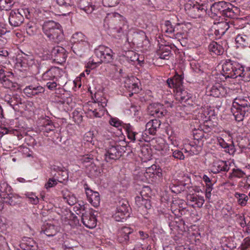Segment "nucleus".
<instances>
[{"instance_id": "15", "label": "nucleus", "mask_w": 250, "mask_h": 250, "mask_svg": "<svg viewBox=\"0 0 250 250\" xmlns=\"http://www.w3.org/2000/svg\"><path fill=\"white\" fill-rule=\"evenodd\" d=\"M45 89L40 85L31 84L26 86L23 89V93L28 97H32L44 93Z\"/></svg>"}, {"instance_id": "34", "label": "nucleus", "mask_w": 250, "mask_h": 250, "mask_svg": "<svg viewBox=\"0 0 250 250\" xmlns=\"http://www.w3.org/2000/svg\"><path fill=\"white\" fill-rule=\"evenodd\" d=\"M205 127V126H204ZM209 132L208 128H198L193 130V136L194 140L199 141L205 137V133Z\"/></svg>"}, {"instance_id": "28", "label": "nucleus", "mask_w": 250, "mask_h": 250, "mask_svg": "<svg viewBox=\"0 0 250 250\" xmlns=\"http://www.w3.org/2000/svg\"><path fill=\"white\" fill-rule=\"evenodd\" d=\"M135 200L136 205L139 208L144 207L146 209H149L151 208L149 198H146L143 195L137 196Z\"/></svg>"}, {"instance_id": "6", "label": "nucleus", "mask_w": 250, "mask_h": 250, "mask_svg": "<svg viewBox=\"0 0 250 250\" xmlns=\"http://www.w3.org/2000/svg\"><path fill=\"white\" fill-rule=\"evenodd\" d=\"M242 66L238 63L230 60H227L222 65L223 75L228 78H235L242 76Z\"/></svg>"}, {"instance_id": "37", "label": "nucleus", "mask_w": 250, "mask_h": 250, "mask_svg": "<svg viewBox=\"0 0 250 250\" xmlns=\"http://www.w3.org/2000/svg\"><path fill=\"white\" fill-rule=\"evenodd\" d=\"M26 30L27 34L32 36L37 33L38 28L35 23L33 22H29L26 24Z\"/></svg>"}, {"instance_id": "64", "label": "nucleus", "mask_w": 250, "mask_h": 250, "mask_svg": "<svg viewBox=\"0 0 250 250\" xmlns=\"http://www.w3.org/2000/svg\"><path fill=\"white\" fill-rule=\"evenodd\" d=\"M110 124L112 125L118 127L121 125V122L116 119H112L110 122Z\"/></svg>"}, {"instance_id": "17", "label": "nucleus", "mask_w": 250, "mask_h": 250, "mask_svg": "<svg viewBox=\"0 0 250 250\" xmlns=\"http://www.w3.org/2000/svg\"><path fill=\"white\" fill-rule=\"evenodd\" d=\"M133 230L128 227L122 228L118 231L117 240L120 243L126 244L129 238V235L132 233Z\"/></svg>"}, {"instance_id": "9", "label": "nucleus", "mask_w": 250, "mask_h": 250, "mask_svg": "<svg viewBox=\"0 0 250 250\" xmlns=\"http://www.w3.org/2000/svg\"><path fill=\"white\" fill-rule=\"evenodd\" d=\"M127 146H121L117 145L115 142L110 145L106 149L105 153V160L107 162H109L111 160H117L119 159L127 150Z\"/></svg>"}, {"instance_id": "41", "label": "nucleus", "mask_w": 250, "mask_h": 250, "mask_svg": "<svg viewBox=\"0 0 250 250\" xmlns=\"http://www.w3.org/2000/svg\"><path fill=\"white\" fill-rule=\"evenodd\" d=\"M123 56L128 62H135L138 60V55L132 50L126 51Z\"/></svg>"}, {"instance_id": "58", "label": "nucleus", "mask_w": 250, "mask_h": 250, "mask_svg": "<svg viewBox=\"0 0 250 250\" xmlns=\"http://www.w3.org/2000/svg\"><path fill=\"white\" fill-rule=\"evenodd\" d=\"M93 159V156L90 154H86L82 156L80 161L83 163L90 162Z\"/></svg>"}, {"instance_id": "24", "label": "nucleus", "mask_w": 250, "mask_h": 250, "mask_svg": "<svg viewBox=\"0 0 250 250\" xmlns=\"http://www.w3.org/2000/svg\"><path fill=\"white\" fill-rule=\"evenodd\" d=\"M187 199L188 202L193 203L194 204H192L193 207H197L198 208H201L205 200L204 197L201 196H199L194 194H190L188 195Z\"/></svg>"}, {"instance_id": "25", "label": "nucleus", "mask_w": 250, "mask_h": 250, "mask_svg": "<svg viewBox=\"0 0 250 250\" xmlns=\"http://www.w3.org/2000/svg\"><path fill=\"white\" fill-rule=\"evenodd\" d=\"M58 230V228L53 224H44L42 227V231H43L47 236H54Z\"/></svg>"}, {"instance_id": "14", "label": "nucleus", "mask_w": 250, "mask_h": 250, "mask_svg": "<svg viewBox=\"0 0 250 250\" xmlns=\"http://www.w3.org/2000/svg\"><path fill=\"white\" fill-rule=\"evenodd\" d=\"M3 100L9 104L15 111H18L17 106L19 104H21L22 102V99L18 94L16 93L11 95L8 94H5L3 98Z\"/></svg>"}, {"instance_id": "18", "label": "nucleus", "mask_w": 250, "mask_h": 250, "mask_svg": "<svg viewBox=\"0 0 250 250\" xmlns=\"http://www.w3.org/2000/svg\"><path fill=\"white\" fill-rule=\"evenodd\" d=\"M129 206L128 202L123 200L119 202L117 207V212L115 214V218L119 217L120 219H123L124 215L128 212Z\"/></svg>"}, {"instance_id": "11", "label": "nucleus", "mask_w": 250, "mask_h": 250, "mask_svg": "<svg viewBox=\"0 0 250 250\" xmlns=\"http://www.w3.org/2000/svg\"><path fill=\"white\" fill-rule=\"evenodd\" d=\"M185 9L188 11V14L192 18L196 19L200 18L202 15L206 13L207 8L203 4H193L187 3L185 5Z\"/></svg>"}, {"instance_id": "47", "label": "nucleus", "mask_w": 250, "mask_h": 250, "mask_svg": "<svg viewBox=\"0 0 250 250\" xmlns=\"http://www.w3.org/2000/svg\"><path fill=\"white\" fill-rule=\"evenodd\" d=\"M127 134L128 139L130 140L133 141L136 140L139 141H141V138L138 137L139 133L134 131L133 129L127 132Z\"/></svg>"}, {"instance_id": "27", "label": "nucleus", "mask_w": 250, "mask_h": 250, "mask_svg": "<svg viewBox=\"0 0 250 250\" xmlns=\"http://www.w3.org/2000/svg\"><path fill=\"white\" fill-rule=\"evenodd\" d=\"M64 200L67 202L69 205H74L77 203V198L74 194H72L67 189H63L62 191Z\"/></svg>"}, {"instance_id": "3", "label": "nucleus", "mask_w": 250, "mask_h": 250, "mask_svg": "<svg viewBox=\"0 0 250 250\" xmlns=\"http://www.w3.org/2000/svg\"><path fill=\"white\" fill-rule=\"evenodd\" d=\"M43 33L51 42L59 43L64 39V34L62 26L53 21L44 22L42 26Z\"/></svg>"}, {"instance_id": "43", "label": "nucleus", "mask_w": 250, "mask_h": 250, "mask_svg": "<svg viewBox=\"0 0 250 250\" xmlns=\"http://www.w3.org/2000/svg\"><path fill=\"white\" fill-rule=\"evenodd\" d=\"M13 0H0V9L8 10L13 5Z\"/></svg>"}, {"instance_id": "8", "label": "nucleus", "mask_w": 250, "mask_h": 250, "mask_svg": "<svg viewBox=\"0 0 250 250\" xmlns=\"http://www.w3.org/2000/svg\"><path fill=\"white\" fill-rule=\"evenodd\" d=\"M80 207L75 206L74 208L76 209L75 211L77 214L82 213V221L83 225L88 228L93 229L95 228L97 224V219L91 211L87 212L85 211L84 207L80 206Z\"/></svg>"}, {"instance_id": "23", "label": "nucleus", "mask_w": 250, "mask_h": 250, "mask_svg": "<svg viewBox=\"0 0 250 250\" xmlns=\"http://www.w3.org/2000/svg\"><path fill=\"white\" fill-rule=\"evenodd\" d=\"M161 122L154 119L148 122L146 125V131L151 135H155L158 128L160 127Z\"/></svg>"}, {"instance_id": "31", "label": "nucleus", "mask_w": 250, "mask_h": 250, "mask_svg": "<svg viewBox=\"0 0 250 250\" xmlns=\"http://www.w3.org/2000/svg\"><path fill=\"white\" fill-rule=\"evenodd\" d=\"M210 92V95L215 97L223 96L225 94L224 88L220 84L213 86Z\"/></svg>"}, {"instance_id": "2", "label": "nucleus", "mask_w": 250, "mask_h": 250, "mask_svg": "<svg viewBox=\"0 0 250 250\" xmlns=\"http://www.w3.org/2000/svg\"><path fill=\"white\" fill-rule=\"evenodd\" d=\"M231 110L236 121H242L250 113V97L248 96L236 97L232 103Z\"/></svg>"}, {"instance_id": "54", "label": "nucleus", "mask_w": 250, "mask_h": 250, "mask_svg": "<svg viewBox=\"0 0 250 250\" xmlns=\"http://www.w3.org/2000/svg\"><path fill=\"white\" fill-rule=\"evenodd\" d=\"M150 188L148 186H145L143 188L142 190L140 192V195H143L146 198H148L149 195L150 194Z\"/></svg>"}, {"instance_id": "38", "label": "nucleus", "mask_w": 250, "mask_h": 250, "mask_svg": "<svg viewBox=\"0 0 250 250\" xmlns=\"http://www.w3.org/2000/svg\"><path fill=\"white\" fill-rule=\"evenodd\" d=\"M2 198L5 200V202L11 206L16 205L18 202V197L11 193L7 194L6 196H3Z\"/></svg>"}, {"instance_id": "40", "label": "nucleus", "mask_w": 250, "mask_h": 250, "mask_svg": "<svg viewBox=\"0 0 250 250\" xmlns=\"http://www.w3.org/2000/svg\"><path fill=\"white\" fill-rule=\"evenodd\" d=\"M185 150L186 152H189L190 155H197L200 151L201 147L196 145L189 144L187 146Z\"/></svg>"}, {"instance_id": "52", "label": "nucleus", "mask_w": 250, "mask_h": 250, "mask_svg": "<svg viewBox=\"0 0 250 250\" xmlns=\"http://www.w3.org/2000/svg\"><path fill=\"white\" fill-rule=\"evenodd\" d=\"M242 73L241 77H244L247 81H250V67H247L245 69L242 67Z\"/></svg>"}, {"instance_id": "51", "label": "nucleus", "mask_w": 250, "mask_h": 250, "mask_svg": "<svg viewBox=\"0 0 250 250\" xmlns=\"http://www.w3.org/2000/svg\"><path fill=\"white\" fill-rule=\"evenodd\" d=\"M8 243L6 241V237L0 235V250H4L8 248Z\"/></svg>"}, {"instance_id": "16", "label": "nucleus", "mask_w": 250, "mask_h": 250, "mask_svg": "<svg viewBox=\"0 0 250 250\" xmlns=\"http://www.w3.org/2000/svg\"><path fill=\"white\" fill-rule=\"evenodd\" d=\"M148 110L150 115L159 118L164 116L167 113L164 105L160 104L150 105L148 107Z\"/></svg>"}, {"instance_id": "36", "label": "nucleus", "mask_w": 250, "mask_h": 250, "mask_svg": "<svg viewBox=\"0 0 250 250\" xmlns=\"http://www.w3.org/2000/svg\"><path fill=\"white\" fill-rule=\"evenodd\" d=\"M235 41L240 45L247 46L249 43L250 39L246 35L238 34L235 38Z\"/></svg>"}, {"instance_id": "59", "label": "nucleus", "mask_w": 250, "mask_h": 250, "mask_svg": "<svg viewBox=\"0 0 250 250\" xmlns=\"http://www.w3.org/2000/svg\"><path fill=\"white\" fill-rule=\"evenodd\" d=\"M237 219L242 227H244L246 225V222L243 215H239Z\"/></svg>"}, {"instance_id": "5", "label": "nucleus", "mask_w": 250, "mask_h": 250, "mask_svg": "<svg viewBox=\"0 0 250 250\" xmlns=\"http://www.w3.org/2000/svg\"><path fill=\"white\" fill-rule=\"evenodd\" d=\"M30 11L28 8H19L12 10L9 16V22L14 27L20 26L24 21V18H30Z\"/></svg>"}, {"instance_id": "19", "label": "nucleus", "mask_w": 250, "mask_h": 250, "mask_svg": "<svg viewBox=\"0 0 250 250\" xmlns=\"http://www.w3.org/2000/svg\"><path fill=\"white\" fill-rule=\"evenodd\" d=\"M184 77L182 75L176 73L173 78H169L167 81L168 86L170 88H175L177 89H180L183 83Z\"/></svg>"}, {"instance_id": "7", "label": "nucleus", "mask_w": 250, "mask_h": 250, "mask_svg": "<svg viewBox=\"0 0 250 250\" xmlns=\"http://www.w3.org/2000/svg\"><path fill=\"white\" fill-rule=\"evenodd\" d=\"M95 53L96 56L100 59V61L97 62L88 63L87 67L91 69L94 68L97 63H109L111 62L113 60L112 51L108 47L104 46H100L98 48L95 49Z\"/></svg>"}, {"instance_id": "33", "label": "nucleus", "mask_w": 250, "mask_h": 250, "mask_svg": "<svg viewBox=\"0 0 250 250\" xmlns=\"http://www.w3.org/2000/svg\"><path fill=\"white\" fill-rule=\"evenodd\" d=\"M57 3L60 6L62 7L64 6L66 9V10L64 11H60V14H59V15L65 16L70 12L69 10L71 7V0H57Z\"/></svg>"}, {"instance_id": "50", "label": "nucleus", "mask_w": 250, "mask_h": 250, "mask_svg": "<svg viewBox=\"0 0 250 250\" xmlns=\"http://www.w3.org/2000/svg\"><path fill=\"white\" fill-rule=\"evenodd\" d=\"M103 3L106 7H114L119 3V0H103Z\"/></svg>"}, {"instance_id": "30", "label": "nucleus", "mask_w": 250, "mask_h": 250, "mask_svg": "<svg viewBox=\"0 0 250 250\" xmlns=\"http://www.w3.org/2000/svg\"><path fill=\"white\" fill-rule=\"evenodd\" d=\"M208 50L215 55H220L224 52V48L222 45L215 42H212L208 45Z\"/></svg>"}, {"instance_id": "20", "label": "nucleus", "mask_w": 250, "mask_h": 250, "mask_svg": "<svg viewBox=\"0 0 250 250\" xmlns=\"http://www.w3.org/2000/svg\"><path fill=\"white\" fill-rule=\"evenodd\" d=\"M90 44L88 41L73 43L72 49L73 52L80 56L89 48Z\"/></svg>"}, {"instance_id": "49", "label": "nucleus", "mask_w": 250, "mask_h": 250, "mask_svg": "<svg viewBox=\"0 0 250 250\" xmlns=\"http://www.w3.org/2000/svg\"><path fill=\"white\" fill-rule=\"evenodd\" d=\"M58 182L62 183V181L58 180ZM57 184V181L54 178H50L47 182L45 184V188L46 189L52 188Z\"/></svg>"}, {"instance_id": "62", "label": "nucleus", "mask_w": 250, "mask_h": 250, "mask_svg": "<svg viewBox=\"0 0 250 250\" xmlns=\"http://www.w3.org/2000/svg\"><path fill=\"white\" fill-rule=\"evenodd\" d=\"M1 83L3 86L6 88H10L13 86V83L10 80H4V82H2Z\"/></svg>"}, {"instance_id": "48", "label": "nucleus", "mask_w": 250, "mask_h": 250, "mask_svg": "<svg viewBox=\"0 0 250 250\" xmlns=\"http://www.w3.org/2000/svg\"><path fill=\"white\" fill-rule=\"evenodd\" d=\"M226 243L222 245L223 250H231L236 247L233 242H230V239L226 240Z\"/></svg>"}, {"instance_id": "42", "label": "nucleus", "mask_w": 250, "mask_h": 250, "mask_svg": "<svg viewBox=\"0 0 250 250\" xmlns=\"http://www.w3.org/2000/svg\"><path fill=\"white\" fill-rule=\"evenodd\" d=\"M235 197L237 199L238 204L241 206H246L249 200L248 196L245 194L236 193Z\"/></svg>"}, {"instance_id": "26", "label": "nucleus", "mask_w": 250, "mask_h": 250, "mask_svg": "<svg viewBox=\"0 0 250 250\" xmlns=\"http://www.w3.org/2000/svg\"><path fill=\"white\" fill-rule=\"evenodd\" d=\"M171 48L169 46L161 45L156 53L159 58L161 59L168 60L169 55L171 54Z\"/></svg>"}, {"instance_id": "35", "label": "nucleus", "mask_w": 250, "mask_h": 250, "mask_svg": "<svg viewBox=\"0 0 250 250\" xmlns=\"http://www.w3.org/2000/svg\"><path fill=\"white\" fill-rule=\"evenodd\" d=\"M180 25L181 24L178 23L177 24V25L173 27L170 21H166L165 22L164 26L165 32L168 34H171L176 32V34H178L179 32H177L178 30V27L180 26Z\"/></svg>"}, {"instance_id": "39", "label": "nucleus", "mask_w": 250, "mask_h": 250, "mask_svg": "<svg viewBox=\"0 0 250 250\" xmlns=\"http://www.w3.org/2000/svg\"><path fill=\"white\" fill-rule=\"evenodd\" d=\"M87 41V38L81 32H77L72 37V42L73 43Z\"/></svg>"}, {"instance_id": "4", "label": "nucleus", "mask_w": 250, "mask_h": 250, "mask_svg": "<svg viewBox=\"0 0 250 250\" xmlns=\"http://www.w3.org/2000/svg\"><path fill=\"white\" fill-rule=\"evenodd\" d=\"M233 5L229 2L220 1L214 3L210 6V17L217 20L221 17L232 18L234 16Z\"/></svg>"}, {"instance_id": "22", "label": "nucleus", "mask_w": 250, "mask_h": 250, "mask_svg": "<svg viewBox=\"0 0 250 250\" xmlns=\"http://www.w3.org/2000/svg\"><path fill=\"white\" fill-rule=\"evenodd\" d=\"M229 167L226 161L219 160L213 163L212 168V172L214 173H218L221 171H228Z\"/></svg>"}, {"instance_id": "1", "label": "nucleus", "mask_w": 250, "mask_h": 250, "mask_svg": "<svg viewBox=\"0 0 250 250\" xmlns=\"http://www.w3.org/2000/svg\"><path fill=\"white\" fill-rule=\"evenodd\" d=\"M104 27L111 29L116 39L126 37L129 32V25L125 18L117 13L106 14L104 21Z\"/></svg>"}, {"instance_id": "60", "label": "nucleus", "mask_w": 250, "mask_h": 250, "mask_svg": "<svg viewBox=\"0 0 250 250\" xmlns=\"http://www.w3.org/2000/svg\"><path fill=\"white\" fill-rule=\"evenodd\" d=\"M57 86V84L55 82H49L47 83H46L47 87L51 90H54L56 89Z\"/></svg>"}, {"instance_id": "56", "label": "nucleus", "mask_w": 250, "mask_h": 250, "mask_svg": "<svg viewBox=\"0 0 250 250\" xmlns=\"http://www.w3.org/2000/svg\"><path fill=\"white\" fill-rule=\"evenodd\" d=\"M27 197L32 204L37 205L39 203V198L35 194H28Z\"/></svg>"}, {"instance_id": "29", "label": "nucleus", "mask_w": 250, "mask_h": 250, "mask_svg": "<svg viewBox=\"0 0 250 250\" xmlns=\"http://www.w3.org/2000/svg\"><path fill=\"white\" fill-rule=\"evenodd\" d=\"M62 70L58 67H52L43 74V78L45 80H52L56 78V74L60 73Z\"/></svg>"}, {"instance_id": "55", "label": "nucleus", "mask_w": 250, "mask_h": 250, "mask_svg": "<svg viewBox=\"0 0 250 250\" xmlns=\"http://www.w3.org/2000/svg\"><path fill=\"white\" fill-rule=\"evenodd\" d=\"M245 175V173L239 169H233L231 174V176L241 178Z\"/></svg>"}, {"instance_id": "12", "label": "nucleus", "mask_w": 250, "mask_h": 250, "mask_svg": "<svg viewBox=\"0 0 250 250\" xmlns=\"http://www.w3.org/2000/svg\"><path fill=\"white\" fill-rule=\"evenodd\" d=\"M54 60L58 63L65 62L67 58L66 50L64 48L60 46L54 47L49 51Z\"/></svg>"}, {"instance_id": "10", "label": "nucleus", "mask_w": 250, "mask_h": 250, "mask_svg": "<svg viewBox=\"0 0 250 250\" xmlns=\"http://www.w3.org/2000/svg\"><path fill=\"white\" fill-rule=\"evenodd\" d=\"M107 101L105 99L101 101L92 103L88 105V111L90 116L94 117H101L104 113V108L106 105Z\"/></svg>"}, {"instance_id": "63", "label": "nucleus", "mask_w": 250, "mask_h": 250, "mask_svg": "<svg viewBox=\"0 0 250 250\" xmlns=\"http://www.w3.org/2000/svg\"><path fill=\"white\" fill-rule=\"evenodd\" d=\"M59 175H61L62 176L61 180L62 181L66 180L68 178V173L67 171L62 170L61 173H59Z\"/></svg>"}, {"instance_id": "53", "label": "nucleus", "mask_w": 250, "mask_h": 250, "mask_svg": "<svg viewBox=\"0 0 250 250\" xmlns=\"http://www.w3.org/2000/svg\"><path fill=\"white\" fill-rule=\"evenodd\" d=\"M250 247V237H246L241 246V250H247Z\"/></svg>"}, {"instance_id": "57", "label": "nucleus", "mask_w": 250, "mask_h": 250, "mask_svg": "<svg viewBox=\"0 0 250 250\" xmlns=\"http://www.w3.org/2000/svg\"><path fill=\"white\" fill-rule=\"evenodd\" d=\"M173 156L175 158L180 160H183L185 158L183 152L179 150H176L173 152Z\"/></svg>"}, {"instance_id": "32", "label": "nucleus", "mask_w": 250, "mask_h": 250, "mask_svg": "<svg viewBox=\"0 0 250 250\" xmlns=\"http://www.w3.org/2000/svg\"><path fill=\"white\" fill-rule=\"evenodd\" d=\"M177 98L182 103H187L191 97V94L188 92L186 90L182 89L181 88L177 89Z\"/></svg>"}, {"instance_id": "44", "label": "nucleus", "mask_w": 250, "mask_h": 250, "mask_svg": "<svg viewBox=\"0 0 250 250\" xmlns=\"http://www.w3.org/2000/svg\"><path fill=\"white\" fill-rule=\"evenodd\" d=\"M11 188L8 186V184L6 183H3L0 184V196L2 198L3 196H5L10 191Z\"/></svg>"}, {"instance_id": "46", "label": "nucleus", "mask_w": 250, "mask_h": 250, "mask_svg": "<svg viewBox=\"0 0 250 250\" xmlns=\"http://www.w3.org/2000/svg\"><path fill=\"white\" fill-rule=\"evenodd\" d=\"M27 248L30 250H37V245L36 243L31 238H28L25 243Z\"/></svg>"}, {"instance_id": "61", "label": "nucleus", "mask_w": 250, "mask_h": 250, "mask_svg": "<svg viewBox=\"0 0 250 250\" xmlns=\"http://www.w3.org/2000/svg\"><path fill=\"white\" fill-rule=\"evenodd\" d=\"M218 143L220 146L223 148H227L229 146L232 147V146H229L227 143H226L225 141L221 138L218 139Z\"/></svg>"}, {"instance_id": "13", "label": "nucleus", "mask_w": 250, "mask_h": 250, "mask_svg": "<svg viewBox=\"0 0 250 250\" xmlns=\"http://www.w3.org/2000/svg\"><path fill=\"white\" fill-rule=\"evenodd\" d=\"M79 7L87 14H91L99 8L95 0H80Z\"/></svg>"}, {"instance_id": "45", "label": "nucleus", "mask_w": 250, "mask_h": 250, "mask_svg": "<svg viewBox=\"0 0 250 250\" xmlns=\"http://www.w3.org/2000/svg\"><path fill=\"white\" fill-rule=\"evenodd\" d=\"M8 227L7 219L0 215V231L4 232Z\"/></svg>"}, {"instance_id": "21", "label": "nucleus", "mask_w": 250, "mask_h": 250, "mask_svg": "<svg viewBox=\"0 0 250 250\" xmlns=\"http://www.w3.org/2000/svg\"><path fill=\"white\" fill-rule=\"evenodd\" d=\"M86 194L88 201L95 207H98L100 204V194L98 192L87 188H86Z\"/></svg>"}]
</instances>
